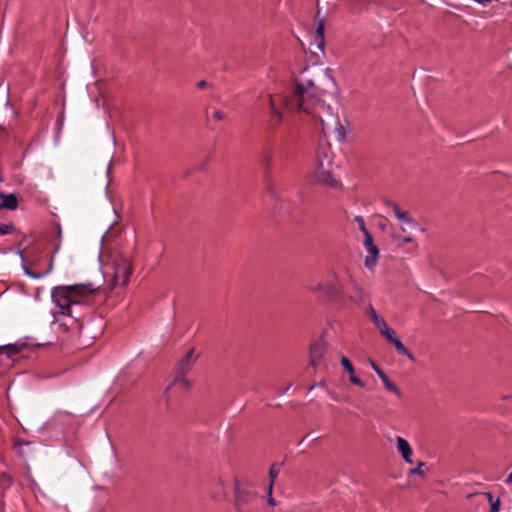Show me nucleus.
<instances>
[{
  "label": "nucleus",
  "instance_id": "nucleus-15",
  "mask_svg": "<svg viewBox=\"0 0 512 512\" xmlns=\"http://www.w3.org/2000/svg\"><path fill=\"white\" fill-rule=\"evenodd\" d=\"M366 315L374 323V325L380 330L387 325L385 320L378 315L374 307L369 303L366 308Z\"/></svg>",
  "mask_w": 512,
  "mask_h": 512
},
{
  "label": "nucleus",
  "instance_id": "nucleus-25",
  "mask_svg": "<svg viewBox=\"0 0 512 512\" xmlns=\"http://www.w3.org/2000/svg\"><path fill=\"white\" fill-rule=\"evenodd\" d=\"M341 365L343 366L345 371H347L349 374H353L355 372L354 366L351 363V361L344 356L341 358Z\"/></svg>",
  "mask_w": 512,
  "mask_h": 512
},
{
  "label": "nucleus",
  "instance_id": "nucleus-35",
  "mask_svg": "<svg viewBox=\"0 0 512 512\" xmlns=\"http://www.w3.org/2000/svg\"><path fill=\"white\" fill-rule=\"evenodd\" d=\"M213 118L216 120V121H222L224 118H225V114L224 112L222 111H215L213 113Z\"/></svg>",
  "mask_w": 512,
  "mask_h": 512
},
{
  "label": "nucleus",
  "instance_id": "nucleus-8",
  "mask_svg": "<svg viewBox=\"0 0 512 512\" xmlns=\"http://www.w3.org/2000/svg\"><path fill=\"white\" fill-rule=\"evenodd\" d=\"M343 275L345 277V288L347 286H351L353 289L352 292L348 294V298L350 299V301L357 305L367 303L369 301V295L356 282L351 271L348 268L343 267Z\"/></svg>",
  "mask_w": 512,
  "mask_h": 512
},
{
  "label": "nucleus",
  "instance_id": "nucleus-10",
  "mask_svg": "<svg viewBox=\"0 0 512 512\" xmlns=\"http://www.w3.org/2000/svg\"><path fill=\"white\" fill-rule=\"evenodd\" d=\"M54 230L57 234V241H55L54 243V251L51 255V258L49 260V265H48V268L43 271V272H34L33 270H31L30 268L24 266V272L26 275L30 276L31 278H34V279H39L43 276H46L48 275L49 273H51V271L53 270V264H54V255L60 250V246H61V234H62V229H61V226L60 224H56L54 226Z\"/></svg>",
  "mask_w": 512,
  "mask_h": 512
},
{
  "label": "nucleus",
  "instance_id": "nucleus-7",
  "mask_svg": "<svg viewBox=\"0 0 512 512\" xmlns=\"http://www.w3.org/2000/svg\"><path fill=\"white\" fill-rule=\"evenodd\" d=\"M235 508L237 512H251L248 506L255 499L257 493L248 482H241L235 479L234 483Z\"/></svg>",
  "mask_w": 512,
  "mask_h": 512
},
{
  "label": "nucleus",
  "instance_id": "nucleus-23",
  "mask_svg": "<svg viewBox=\"0 0 512 512\" xmlns=\"http://www.w3.org/2000/svg\"><path fill=\"white\" fill-rule=\"evenodd\" d=\"M385 204L387 207L391 208L394 212V215L397 219L401 218L402 214L405 212V211H402L399 206L392 202V201H389V200H386L385 201Z\"/></svg>",
  "mask_w": 512,
  "mask_h": 512
},
{
  "label": "nucleus",
  "instance_id": "nucleus-40",
  "mask_svg": "<svg viewBox=\"0 0 512 512\" xmlns=\"http://www.w3.org/2000/svg\"><path fill=\"white\" fill-rule=\"evenodd\" d=\"M413 241H414V239H413V237H411V236H406V237H404V238L402 239V242H404V243H411V242H413Z\"/></svg>",
  "mask_w": 512,
  "mask_h": 512
},
{
  "label": "nucleus",
  "instance_id": "nucleus-37",
  "mask_svg": "<svg viewBox=\"0 0 512 512\" xmlns=\"http://www.w3.org/2000/svg\"><path fill=\"white\" fill-rule=\"evenodd\" d=\"M319 121H320V126H321V130L323 133H326L327 131V124L319 117Z\"/></svg>",
  "mask_w": 512,
  "mask_h": 512
},
{
  "label": "nucleus",
  "instance_id": "nucleus-39",
  "mask_svg": "<svg viewBox=\"0 0 512 512\" xmlns=\"http://www.w3.org/2000/svg\"><path fill=\"white\" fill-rule=\"evenodd\" d=\"M268 100H269V108H270V113H271L272 112V105H275L273 97H272L271 94L268 95Z\"/></svg>",
  "mask_w": 512,
  "mask_h": 512
},
{
  "label": "nucleus",
  "instance_id": "nucleus-45",
  "mask_svg": "<svg viewBox=\"0 0 512 512\" xmlns=\"http://www.w3.org/2000/svg\"><path fill=\"white\" fill-rule=\"evenodd\" d=\"M404 225H405V224H403V225L401 226V231H402V232H406V228L404 227Z\"/></svg>",
  "mask_w": 512,
  "mask_h": 512
},
{
  "label": "nucleus",
  "instance_id": "nucleus-29",
  "mask_svg": "<svg viewBox=\"0 0 512 512\" xmlns=\"http://www.w3.org/2000/svg\"><path fill=\"white\" fill-rule=\"evenodd\" d=\"M354 221L357 223V226L362 233L367 231L363 217L355 216Z\"/></svg>",
  "mask_w": 512,
  "mask_h": 512
},
{
  "label": "nucleus",
  "instance_id": "nucleus-28",
  "mask_svg": "<svg viewBox=\"0 0 512 512\" xmlns=\"http://www.w3.org/2000/svg\"><path fill=\"white\" fill-rule=\"evenodd\" d=\"M363 235H364V241H363L364 247L374 245L373 237L368 230L363 232Z\"/></svg>",
  "mask_w": 512,
  "mask_h": 512
},
{
  "label": "nucleus",
  "instance_id": "nucleus-11",
  "mask_svg": "<svg viewBox=\"0 0 512 512\" xmlns=\"http://www.w3.org/2000/svg\"><path fill=\"white\" fill-rule=\"evenodd\" d=\"M325 353V344L322 341L313 343L310 347V364L316 367Z\"/></svg>",
  "mask_w": 512,
  "mask_h": 512
},
{
  "label": "nucleus",
  "instance_id": "nucleus-4",
  "mask_svg": "<svg viewBox=\"0 0 512 512\" xmlns=\"http://www.w3.org/2000/svg\"><path fill=\"white\" fill-rule=\"evenodd\" d=\"M110 270L107 271V275L111 278L110 285L126 286L133 273L132 261L127 255L117 254L112 258Z\"/></svg>",
  "mask_w": 512,
  "mask_h": 512
},
{
  "label": "nucleus",
  "instance_id": "nucleus-33",
  "mask_svg": "<svg viewBox=\"0 0 512 512\" xmlns=\"http://www.w3.org/2000/svg\"><path fill=\"white\" fill-rule=\"evenodd\" d=\"M349 380L351 381V383H353L357 386H360V387L365 386V383L355 375V372L353 374H349Z\"/></svg>",
  "mask_w": 512,
  "mask_h": 512
},
{
  "label": "nucleus",
  "instance_id": "nucleus-24",
  "mask_svg": "<svg viewBox=\"0 0 512 512\" xmlns=\"http://www.w3.org/2000/svg\"><path fill=\"white\" fill-rule=\"evenodd\" d=\"M403 224L408 225L409 227H416L417 223L409 216L407 212H404L401 216V218L398 219Z\"/></svg>",
  "mask_w": 512,
  "mask_h": 512
},
{
  "label": "nucleus",
  "instance_id": "nucleus-6",
  "mask_svg": "<svg viewBox=\"0 0 512 512\" xmlns=\"http://www.w3.org/2000/svg\"><path fill=\"white\" fill-rule=\"evenodd\" d=\"M196 360L195 349H189L176 364L172 384H179L183 389H189L191 384L185 375L191 370Z\"/></svg>",
  "mask_w": 512,
  "mask_h": 512
},
{
  "label": "nucleus",
  "instance_id": "nucleus-14",
  "mask_svg": "<svg viewBox=\"0 0 512 512\" xmlns=\"http://www.w3.org/2000/svg\"><path fill=\"white\" fill-rule=\"evenodd\" d=\"M324 33H325V20L319 19L318 23H317L316 31H315V44H316L317 48L322 51L325 46Z\"/></svg>",
  "mask_w": 512,
  "mask_h": 512
},
{
  "label": "nucleus",
  "instance_id": "nucleus-18",
  "mask_svg": "<svg viewBox=\"0 0 512 512\" xmlns=\"http://www.w3.org/2000/svg\"><path fill=\"white\" fill-rule=\"evenodd\" d=\"M392 345H394L399 354L407 356L412 361L415 360L413 354L404 346L400 339L394 340Z\"/></svg>",
  "mask_w": 512,
  "mask_h": 512
},
{
  "label": "nucleus",
  "instance_id": "nucleus-21",
  "mask_svg": "<svg viewBox=\"0 0 512 512\" xmlns=\"http://www.w3.org/2000/svg\"><path fill=\"white\" fill-rule=\"evenodd\" d=\"M380 333L392 344L394 340L398 338L395 336V332L386 325L380 329Z\"/></svg>",
  "mask_w": 512,
  "mask_h": 512
},
{
  "label": "nucleus",
  "instance_id": "nucleus-3",
  "mask_svg": "<svg viewBox=\"0 0 512 512\" xmlns=\"http://www.w3.org/2000/svg\"><path fill=\"white\" fill-rule=\"evenodd\" d=\"M332 163V152L326 144L320 143L316 150V169L315 177L317 181L330 187H337L338 181L335 180L330 171Z\"/></svg>",
  "mask_w": 512,
  "mask_h": 512
},
{
  "label": "nucleus",
  "instance_id": "nucleus-44",
  "mask_svg": "<svg viewBox=\"0 0 512 512\" xmlns=\"http://www.w3.org/2000/svg\"><path fill=\"white\" fill-rule=\"evenodd\" d=\"M506 483H508V484L512 483V472L508 475V477L506 479Z\"/></svg>",
  "mask_w": 512,
  "mask_h": 512
},
{
  "label": "nucleus",
  "instance_id": "nucleus-31",
  "mask_svg": "<svg viewBox=\"0 0 512 512\" xmlns=\"http://www.w3.org/2000/svg\"><path fill=\"white\" fill-rule=\"evenodd\" d=\"M14 226L11 224H0V234L7 235L12 232Z\"/></svg>",
  "mask_w": 512,
  "mask_h": 512
},
{
  "label": "nucleus",
  "instance_id": "nucleus-36",
  "mask_svg": "<svg viewBox=\"0 0 512 512\" xmlns=\"http://www.w3.org/2000/svg\"><path fill=\"white\" fill-rule=\"evenodd\" d=\"M267 502L270 506H276V501L272 496V493L269 492V487H267Z\"/></svg>",
  "mask_w": 512,
  "mask_h": 512
},
{
  "label": "nucleus",
  "instance_id": "nucleus-19",
  "mask_svg": "<svg viewBox=\"0 0 512 512\" xmlns=\"http://www.w3.org/2000/svg\"><path fill=\"white\" fill-rule=\"evenodd\" d=\"M385 386V388L392 392V393H395L396 395L400 396L401 395V392L400 390L398 389V387L396 386V384H394L392 381H390V379L388 378V376L386 374H384V376H382L380 378Z\"/></svg>",
  "mask_w": 512,
  "mask_h": 512
},
{
  "label": "nucleus",
  "instance_id": "nucleus-5",
  "mask_svg": "<svg viewBox=\"0 0 512 512\" xmlns=\"http://www.w3.org/2000/svg\"><path fill=\"white\" fill-rule=\"evenodd\" d=\"M309 290L313 293H323L327 296H340L345 291V277L343 275V268L339 271H333L332 279L328 282H320L311 285Z\"/></svg>",
  "mask_w": 512,
  "mask_h": 512
},
{
  "label": "nucleus",
  "instance_id": "nucleus-30",
  "mask_svg": "<svg viewBox=\"0 0 512 512\" xmlns=\"http://www.w3.org/2000/svg\"><path fill=\"white\" fill-rule=\"evenodd\" d=\"M272 116L276 119V124L280 123L282 120V113L281 111L275 106L272 105Z\"/></svg>",
  "mask_w": 512,
  "mask_h": 512
},
{
  "label": "nucleus",
  "instance_id": "nucleus-32",
  "mask_svg": "<svg viewBox=\"0 0 512 512\" xmlns=\"http://www.w3.org/2000/svg\"><path fill=\"white\" fill-rule=\"evenodd\" d=\"M0 484L4 487V488H7L10 486L11 484V479L10 477L5 474V473H2L0 474Z\"/></svg>",
  "mask_w": 512,
  "mask_h": 512
},
{
  "label": "nucleus",
  "instance_id": "nucleus-13",
  "mask_svg": "<svg viewBox=\"0 0 512 512\" xmlns=\"http://www.w3.org/2000/svg\"><path fill=\"white\" fill-rule=\"evenodd\" d=\"M0 210L8 209V210H16L18 207V200L15 194H6L4 192H0Z\"/></svg>",
  "mask_w": 512,
  "mask_h": 512
},
{
  "label": "nucleus",
  "instance_id": "nucleus-26",
  "mask_svg": "<svg viewBox=\"0 0 512 512\" xmlns=\"http://www.w3.org/2000/svg\"><path fill=\"white\" fill-rule=\"evenodd\" d=\"M1 351H6L8 355H14L17 354L20 350L16 346L8 345L0 346V352Z\"/></svg>",
  "mask_w": 512,
  "mask_h": 512
},
{
  "label": "nucleus",
  "instance_id": "nucleus-43",
  "mask_svg": "<svg viewBox=\"0 0 512 512\" xmlns=\"http://www.w3.org/2000/svg\"><path fill=\"white\" fill-rule=\"evenodd\" d=\"M334 123H335V126H336V127H338L340 130H343V127H342V125L339 123V120H338V119H335Z\"/></svg>",
  "mask_w": 512,
  "mask_h": 512
},
{
  "label": "nucleus",
  "instance_id": "nucleus-20",
  "mask_svg": "<svg viewBox=\"0 0 512 512\" xmlns=\"http://www.w3.org/2000/svg\"><path fill=\"white\" fill-rule=\"evenodd\" d=\"M484 495L487 497L489 503H490V511L489 512H499L500 510V499L497 498L494 500L492 493L486 492Z\"/></svg>",
  "mask_w": 512,
  "mask_h": 512
},
{
  "label": "nucleus",
  "instance_id": "nucleus-27",
  "mask_svg": "<svg viewBox=\"0 0 512 512\" xmlns=\"http://www.w3.org/2000/svg\"><path fill=\"white\" fill-rule=\"evenodd\" d=\"M425 466H426V463L419 462L417 467L410 470V474H417V475L423 476L425 473V471L423 470V467H425Z\"/></svg>",
  "mask_w": 512,
  "mask_h": 512
},
{
  "label": "nucleus",
  "instance_id": "nucleus-34",
  "mask_svg": "<svg viewBox=\"0 0 512 512\" xmlns=\"http://www.w3.org/2000/svg\"><path fill=\"white\" fill-rule=\"evenodd\" d=\"M371 367L373 370L378 374V376L381 378L386 374L373 360H370Z\"/></svg>",
  "mask_w": 512,
  "mask_h": 512
},
{
  "label": "nucleus",
  "instance_id": "nucleus-2",
  "mask_svg": "<svg viewBox=\"0 0 512 512\" xmlns=\"http://www.w3.org/2000/svg\"><path fill=\"white\" fill-rule=\"evenodd\" d=\"M97 289L91 284H75L57 286L52 289V300L60 309V313L72 316L73 305L86 304L89 298L96 293Z\"/></svg>",
  "mask_w": 512,
  "mask_h": 512
},
{
  "label": "nucleus",
  "instance_id": "nucleus-42",
  "mask_svg": "<svg viewBox=\"0 0 512 512\" xmlns=\"http://www.w3.org/2000/svg\"><path fill=\"white\" fill-rule=\"evenodd\" d=\"M474 1L479 3V4H485V3L492 2L493 0H474Z\"/></svg>",
  "mask_w": 512,
  "mask_h": 512
},
{
  "label": "nucleus",
  "instance_id": "nucleus-17",
  "mask_svg": "<svg viewBox=\"0 0 512 512\" xmlns=\"http://www.w3.org/2000/svg\"><path fill=\"white\" fill-rule=\"evenodd\" d=\"M279 473H280V465H278L276 463L272 464L269 469V472H268V477H269L268 487H269L270 493L273 492L274 482H275L276 478L278 477Z\"/></svg>",
  "mask_w": 512,
  "mask_h": 512
},
{
  "label": "nucleus",
  "instance_id": "nucleus-9",
  "mask_svg": "<svg viewBox=\"0 0 512 512\" xmlns=\"http://www.w3.org/2000/svg\"><path fill=\"white\" fill-rule=\"evenodd\" d=\"M260 164L263 169V180L266 185L267 192L273 196L275 193L274 182L272 176L273 155L271 151H264L259 156Z\"/></svg>",
  "mask_w": 512,
  "mask_h": 512
},
{
  "label": "nucleus",
  "instance_id": "nucleus-12",
  "mask_svg": "<svg viewBox=\"0 0 512 512\" xmlns=\"http://www.w3.org/2000/svg\"><path fill=\"white\" fill-rule=\"evenodd\" d=\"M396 446H397L398 452L402 455L403 459L407 463L411 464L412 463L411 456L413 454V450H412V447L409 444V442L406 439H404L403 437L398 436L396 438Z\"/></svg>",
  "mask_w": 512,
  "mask_h": 512
},
{
  "label": "nucleus",
  "instance_id": "nucleus-16",
  "mask_svg": "<svg viewBox=\"0 0 512 512\" xmlns=\"http://www.w3.org/2000/svg\"><path fill=\"white\" fill-rule=\"evenodd\" d=\"M365 249L367 251V256L365 257V266L367 268H372L377 262L379 249L375 244L372 246H366Z\"/></svg>",
  "mask_w": 512,
  "mask_h": 512
},
{
  "label": "nucleus",
  "instance_id": "nucleus-1",
  "mask_svg": "<svg viewBox=\"0 0 512 512\" xmlns=\"http://www.w3.org/2000/svg\"><path fill=\"white\" fill-rule=\"evenodd\" d=\"M332 84V79L326 73H322L316 79L309 80L306 86L296 83L292 92L283 98V104L289 110L311 113V106L320 102L322 95Z\"/></svg>",
  "mask_w": 512,
  "mask_h": 512
},
{
  "label": "nucleus",
  "instance_id": "nucleus-41",
  "mask_svg": "<svg viewBox=\"0 0 512 512\" xmlns=\"http://www.w3.org/2000/svg\"><path fill=\"white\" fill-rule=\"evenodd\" d=\"M217 484L224 489V480L222 479V477H218L217 479Z\"/></svg>",
  "mask_w": 512,
  "mask_h": 512
},
{
  "label": "nucleus",
  "instance_id": "nucleus-22",
  "mask_svg": "<svg viewBox=\"0 0 512 512\" xmlns=\"http://www.w3.org/2000/svg\"><path fill=\"white\" fill-rule=\"evenodd\" d=\"M385 204L387 207L391 208L394 212V215L397 219L401 218L402 214L405 212V211H402L399 206L392 202V201H389V200H386L385 201Z\"/></svg>",
  "mask_w": 512,
  "mask_h": 512
},
{
  "label": "nucleus",
  "instance_id": "nucleus-38",
  "mask_svg": "<svg viewBox=\"0 0 512 512\" xmlns=\"http://www.w3.org/2000/svg\"><path fill=\"white\" fill-rule=\"evenodd\" d=\"M197 86L200 88V89H204L208 86V83L205 81V80H201L198 82Z\"/></svg>",
  "mask_w": 512,
  "mask_h": 512
}]
</instances>
